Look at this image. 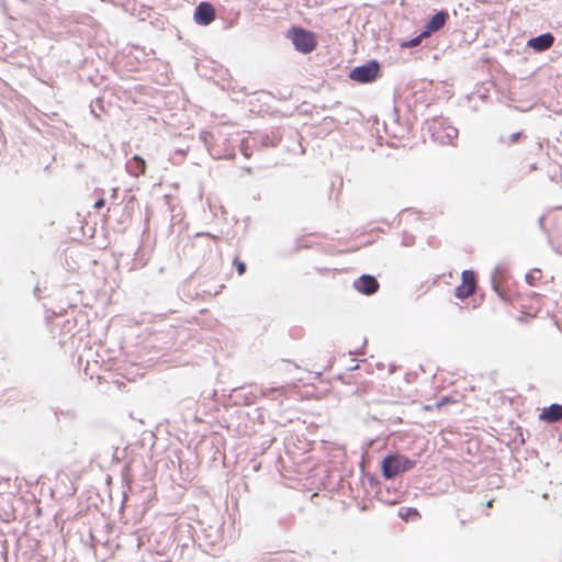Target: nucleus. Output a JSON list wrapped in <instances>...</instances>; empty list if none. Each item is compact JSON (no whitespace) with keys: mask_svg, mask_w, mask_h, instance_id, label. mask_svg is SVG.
Segmentation results:
<instances>
[{"mask_svg":"<svg viewBox=\"0 0 562 562\" xmlns=\"http://www.w3.org/2000/svg\"><path fill=\"white\" fill-rule=\"evenodd\" d=\"M88 537L90 546L94 551V557L100 562L106 561L116 550L115 540H111L104 530L89 529Z\"/></svg>","mask_w":562,"mask_h":562,"instance_id":"obj_3","label":"nucleus"},{"mask_svg":"<svg viewBox=\"0 0 562 562\" xmlns=\"http://www.w3.org/2000/svg\"><path fill=\"white\" fill-rule=\"evenodd\" d=\"M521 135H522L521 132H515L507 139L504 136H501L498 140L502 144L512 145V144L518 142L519 138L521 137Z\"/></svg>","mask_w":562,"mask_h":562,"instance_id":"obj_22","label":"nucleus"},{"mask_svg":"<svg viewBox=\"0 0 562 562\" xmlns=\"http://www.w3.org/2000/svg\"><path fill=\"white\" fill-rule=\"evenodd\" d=\"M380 75V63L371 59L363 65L357 66L351 69L349 78L361 83H369L374 81Z\"/></svg>","mask_w":562,"mask_h":562,"instance_id":"obj_5","label":"nucleus"},{"mask_svg":"<svg viewBox=\"0 0 562 562\" xmlns=\"http://www.w3.org/2000/svg\"><path fill=\"white\" fill-rule=\"evenodd\" d=\"M234 266L239 276H243L246 272V269H247L246 263L244 261L239 260L238 258L234 259Z\"/></svg>","mask_w":562,"mask_h":562,"instance_id":"obj_26","label":"nucleus"},{"mask_svg":"<svg viewBox=\"0 0 562 562\" xmlns=\"http://www.w3.org/2000/svg\"><path fill=\"white\" fill-rule=\"evenodd\" d=\"M282 391H283L282 386L281 387H277V386H273V387H261L259 390V393H260L261 396L267 397V396H269L273 392H282Z\"/></svg>","mask_w":562,"mask_h":562,"instance_id":"obj_25","label":"nucleus"},{"mask_svg":"<svg viewBox=\"0 0 562 562\" xmlns=\"http://www.w3.org/2000/svg\"><path fill=\"white\" fill-rule=\"evenodd\" d=\"M416 460L401 453H390L381 461V471L385 479H394L401 473L412 470Z\"/></svg>","mask_w":562,"mask_h":562,"instance_id":"obj_2","label":"nucleus"},{"mask_svg":"<svg viewBox=\"0 0 562 562\" xmlns=\"http://www.w3.org/2000/svg\"><path fill=\"white\" fill-rule=\"evenodd\" d=\"M549 178L552 181H558V179L562 178V166L561 165H551L548 170Z\"/></svg>","mask_w":562,"mask_h":562,"instance_id":"obj_20","label":"nucleus"},{"mask_svg":"<svg viewBox=\"0 0 562 562\" xmlns=\"http://www.w3.org/2000/svg\"><path fill=\"white\" fill-rule=\"evenodd\" d=\"M199 539L203 541L202 546L210 548L220 547L223 541V524L220 520H215L207 527H202Z\"/></svg>","mask_w":562,"mask_h":562,"instance_id":"obj_6","label":"nucleus"},{"mask_svg":"<svg viewBox=\"0 0 562 562\" xmlns=\"http://www.w3.org/2000/svg\"><path fill=\"white\" fill-rule=\"evenodd\" d=\"M357 368H358V364H355V366H353V363H350V367L348 368V370H351V371H352V370H355V369H357Z\"/></svg>","mask_w":562,"mask_h":562,"instance_id":"obj_31","label":"nucleus"},{"mask_svg":"<svg viewBox=\"0 0 562 562\" xmlns=\"http://www.w3.org/2000/svg\"><path fill=\"white\" fill-rule=\"evenodd\" d=\"M554 43V36L547 32L538 36L531 37L527 42V46L536 52H543L549 49Z\"/></svg>","mask_w":562,"mask_h":562,"instance_id":"obj_13","label":"nucleus"},{"mask_svg":"<svg viewBox=\"0 0 562 562\" xmlns=\"http://www.w3.org/2000/svg\"><path fill=\"white\" fill-rule=\"evenodd\" d=\"M38 292H40V288H38V285H35V288H34V294H35V295H37V293H38Z\"/></svg>","mask_w":562,"mask_h":562,"instance_id":"obj_32","label":"nucleus"},{"mask_svg":"<svg viewBox=\"0 0 562 562\" xmlns=\"http://www.w3.org/2000/svg\"><path fill=\"white\" fill-rule=\"evenodd\" d=\"M125 167L131 176L138 177L145 172L146 162L140 156L135 155L127 160Z\"/></svg>","mask_w":562,"mask_h":562,"instance_id":"obj_14","label":"nucleus"},{"mask_svg":"<svg viewBox=\"0 0 562 562\" xmlns=\"http://www.w3.org/2000/svg\"><path fill=\"white\" fill-rule=\"evenodd\" d=\"M543 223H544V216H540L538 220V224L541 228L543 227Z\"/></svg>","mask_w":562,"mask_h":562,"instance_id":"obj_29","label":"nucleus"},{"mask_svg":"<svg viewBox=\"0 0 562 562\" xmlns=\"http://www.w3.org/2000/svg\"><path fill=\"white\" fill-rule=\"evenodd\" d=\"M245 170L249 173L251 172V169L250 168H245Z\"/></svg>","mask_w":562,"mask_h":562,"instance_id":"obj_34","label":"nucleus"},{"mask_svg":"<svg viewBox=\"0 0 562 562\" xmlns=\"http://www.w3.org/2000/svg\"><path fill=\"white\" fill-rule=\"evenodd\" d=\"M145 537L146 535L140 531L123 532L117 537L115 548L117 550L139 551L145 546Z\"/></svg>","mask_w":562,"mask_h":562,"instance_id":"obj_7","label":"nucleus"},{"mask_svg":"<svg viewBox=\"0 0 562 562\" xmlns=\"http://www.w3.org/2000/svg\"><path fill=\"white\" fill-rule=\"evenodd\" d=\"M402 245L405 247L414 245V236L404 234Z\"/></svg>","mask_w":562,"mask_h":562,"instance_id":"obj_27","label":"nucleus"},{"mask_svg":"<svg viewBox=\"0 0 562 562\" xmlns=\"http://www.w3.org/2000/svg\"><path fill=\"white\" fill-rule=\"evenodd\" d=\"M357 368H358V364H355V366H353V363H350V367L348 368V370H351V371H352V370H355V369H357Z\"/></svg>","mask_w":562,"mask_h":562,"instance_id":"obj_30","label":"nucleus"},{"mask_svg":"<svg viewBox=\"0 0 562 562\" xmlns=\"http://www.w3.org/2000/svg\"><path fill=\"white\" fill-rule=\"evenodd\" d=\"M202 139L214 159H234L235 146L227 138L222 130L212 133H204Z\"/></svg>","mask_w":562,"mask_h":562,"instance_id":"obj_1","label":"nucleus"},{"mask_svg":"<svg viewBox=\"0 0 562 562\" xmlns=\"http://www.w3.org/2000/svg\"><path fill=\"white\" fill-rule=\"evenodd\" d=\"M445 403H446V400H443V401H441V402H438V403H437V405H438V406H441V405H442V404H445Z\"/></svg>","mask_w":562,"mask_h":562,"instance_id":"obj_33","label":"nucleus"},{"mask_svg":"<svg viewBox=\"0 0 562 562\" xmlns=\"http://www.w3.org/2000/svg\"><path fill=\"white\" fill-rule=\"evenodd\" d=\"M215 9L211 2L202 1L194 9L193 20L198 25L206 26L215 20Z\"/></svg>","mask_w":562,"mask_h":562,"instance_id":"obj_8","label":"nucleus"},{"mask_svg":"<svg viewBox=\"0 0 562 562\" xmlns=\"http://www.w3.org/2000/svg\"><path fill=\"white\" fill-rule=\"evenodd\" d=\"M462 284L476 289V276L472 270H464L462 272Z\"/></svg>","mask_w":562,"mask_h":562,"instance_id":"obj_18","label":"nucleus"},{"mask_svg":"<svg viewBox=\"0 0 562 562\" xmlns=\"http://www.w3.org/2000/svg\"><path fill=\"white\" fill-rule=\"evenodd\" d=\"M458 130L453 126L448 125L445 127V135H438L436 136V139H438L442 144H452L453 140L458 137Z\"/></svg>","mask_w":562,"mask_h":562,"instance_id":"obj_15","label":"nucleus"},{"mask_svg":"<svg viewBox=\"0 0 562 562\" xmlns=\"http://www.w3.org/2000/svg\"><path fill=\"white\" fill-rule=\"evenodd\" d=\"M474 291H475V289L460 283L454 289V295H456V297H458L460 300H464V299L469 297L470 295H472L474 293Z\"/></svg>","mask_w":562,"mask_h":562,"instance_id":"obj_17","label":"nucleus"},{"mask_svg":"<svg viewBox=\"0 0 562 562\" xmlns=\"http://www.w3.org/2000/svg\"><path fill=\"white\" fill-rule=\"evenodd\" d=\"M507 277H508V269H507L506 265H503V263L496 266L491 276L492 289L497 293V295L503 301L508 300V295L506 294V292L503 289V282L506 281Z\"/></svg>","mask_w":562,"mask_h":562,"instance_id":"obj_9","label":"nucleus"},{"mask_svg":"<svg viewBox=\"0 0 562 562\" xmlns=\"http://www.w3.org/2000/svg\"><path fill=\"white\" fill-rule=\"evenodd\" d=\"M425 37H426V36H422V33H420V34H419V35H417L416 37H414V38H412V40H409V41L405 42V43L403 44V46H404V47H409V48H412V47H416V46H418V45L420 44L422 40H423V38H425Z\"/></svg>","mask_w":562,"mask_h":562,"instance_id":"obj_24","label":"nucleus"},{"mask_svg":"<svg viewBox=\"0 0 562 562\" xmlns=\"http://www.w3.org/2000/svg\"><path fill=\"white\" fill-rule=\"evenodd\" d=\"M539 420L554 424L562 420V404L553 403L543 407L539 414Z\"/></svg>","mask_w":562,"mask_h":562,"instance_id":"obj_12","label":"nucleus"},{"mask_svg":"<svg viewBox=\"0 0 562 562\" xmlns=\"http://www.w3.org/2000/svg\"><path fill=\"white\" fill-rule=\"evenodd\" d=\"M234 392L236 393V398L244 405L252 404L257 397V394L254 392H244V387H240L239 390L235 389Z\"/></svg>","mask_w":562,"mask_h":562,"instance_id":"obj_16","label":"nucleus"},{"mask_svg":"<svg viewBox=\"0 0 562 562\" xmlns=\"http://www.w3.org/2000/svg\"><path fill=\"white\" fill-rule=\"evenodd\" d=\"M492 502H493V501H488L486 505H487V506H491V505H492Z\"/></svg>","mask_w":562,"mask_h":562,"instance_id":"obj_35","label":"nucleus"},{"mask_svg":"<svg viewBox=\"0 0 562 562\" xmlns=\"http://www.w3.org/2000/svg\"><path fill=\"white\" fill-rule=\"evenodd\" d=\"M540 276H541V270L540 269H533V270L529 271L526 274V281L529 284H533V282L536 280H538L540 278Z\"/></svg>","mask_w":562,"mask_h":562,"instance_id":"obj_23","label":"nucleus"},{"mask_svg":"<svg viewBox=\"0 0 562 562\" xmlns=\"http://www.w3.org/2000/svg\"><path fill=\"white\" fill-rule=\"evenodd\" d=\"M97 110H99L100 112H102L104 110L103 101L100 98L95 99L94 104L93 103L90 104V112H91V114L95 119H99L100 114H99V112Z\"/></svg>","mask_w":562,"mask_h":562,"instance_id":"obj_21","label":"nucleus"},{"mask_svg":"<svg viewBox=\"0 0 562 562\" xmlns=\"http://www.w3.org/2000/svg\"><path fill=\"white\" fill-rule=\"evenodd\" d=\"M398 515L402 519L408 520L411 517H419V513L416 508L408 507V508H401L398 512Z\"/></svg>","mask_w":562,"mask_h":562,"instance_id":"obj_19","label":"nucleus"},{"mask_svg":"<svg viewBox=\"0 0 562 562\" xmlns=\"http://www.w3.org/2000/svg\"><path fill=\"white\" fill-rule=\"evenodd\" d=\"M288 37L291 40L294 48L302 54L313 52L317 45L315 34L303 27H291L288 32Z\"/></svg>","mask_w":562,"mask_h":562,"instance_id":"obj_4","label":"nucleus"},{"mask_svg":"<svg viewBox=\"0 0 562 562\" xmlns=\"http://www.w3.org/2000/svg\"><path fill=\"white\" fill-rule=\"evenodd\" d=\"M104 204H105L104 199L100 198V199H98V200L94 202L93 207H94L95 210H100L101 207H103V206H104Z\"/></svg>","mask_w":562,"mask_h":562,"instance_id":"obj_28","label":"nucleus"},{"mask_svg":"<svg viewBox=\"0 0 562 562\" xmlns=\"http://www.w3.org/2000/svg\"><path fill=\"white\" fill-rule=\"evenodd\" d=\"M448 20H449V13L447 10H440V11L436 12L434 15H431L428 19V21L424 25V29L422 30V36L429 37L431 34L441 30Z\"/></svg>","mask_w":562,"mask_h":562,"instance_id":"obj_10","label":"nucleus"},{"mask_svg":"<svg viewBox=\"0 0 562 562\" xmlns=\"http://www.w3.org/2000/svg\"><path fill=\"white\" fill-rule=\"evenodd\" d=\"M353 288L361 294L372 295L379 290V282L372 274H362L353 281Z\"/></svg>","mask_w":562,"mask_h":562,"instance_id":"obj_11","label":"nucleus"},{"mask_svg":"<svg viewBox=\"0 0 562 562\" xmlns=\"http://www.w3.org/2000/svg\"><path fill=\"white\" fill-rule=\"evenodd\" d=\"M559 278H560V280L562 281V270H561V273H560Z\"/></svg>","mask_w":562,"mask_h":562,"instance_id":"obj_36","label":"nucleus"}]
</instances>
